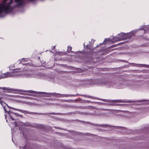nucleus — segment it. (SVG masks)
I'll return each mask as SVG.
<instances>
[{
    "label": "nucleus",
    "instance_id": "nucleus-1",
    "mask_svg": "<svg viewBox=\"0 0 149 149\" xmlns=\"http://www.w3.org/2000/svg\"><path fill=\"white\" fill-rule=\"evenodd\" d=\"M13 2V0H3L0 3V15L3 12L8 13L13 10V7L11 5Z\"/></svg>",
    "mask_w": 149,
    "mask_h": 149
},
{
    "label": "nucleus",
    "instance_id": "nucleus-2",
    "mask_svg": "<svg viewBox=\"0 0 149 149\" xmlns=\"http://www.w3.org/2000/svg\"><path fill=\"white\" fill-rule=\"evenodd\" d=\"M1 103L2 106H3L5 111L6 112V113L5 114V118L6 119L7 117H10L13 120H14V119L13 118V116L15 114L12 112H10L9 110H8L7 109V108H9L10 107L8 106L6 103Z\"/></svg>",
    "mask_w": 149,
    "mask_h": 149
},
{
    "label": "nucleus",
    "instance_id": "nucleus-3",
    "mask_svg": "<svg viewBox=\"0 0 149 149\" xmlns=\"http://www.w3.org/2000/svg\"><path fill=\"white\" fill-rule=\"evenodd\" d=\"M104 102H146L149 101V100H142L136 101H128V102H127L125 101H122L119 100H113L112 101H109L106 100H104L103 101Z\"/></svg>",
    "mask_w": 149,
    "mask_h": 149
},
{
    "label": "nucleus",
    "instance_id": "nucleus-4",
    "mask_svg": "<svg viewBox=\"0 0 149 149\" xmlns=\"http://www.w3.org/2000/svg\"><path fill=\"white\" fill-rule=\"evenodd\" d=\"M117 40L119 41L126 40L125 33L120 34L117 37Z\"/></svg>",
    "mask_w": 149,
    "mask_h": 149
},
{
    "label": "nucleus",
    "instance_id": "nucleus-5",
    "mask_svg": "<svg viewBox=\"0 0 149 149\" xmlns=\"http://www.w3.org/2000/svg\"><path fill=\"white\" fill-rule=\"evenodd\" d=\"M125 35L126 38V40L130 39L132 37L135 36V33H134L133 32H131L129 33H125Z\"/></svg>",
    "mask_w": 149,
    "mask_h": 149
},
{
    "label": "nucleus",
    "instance_id": "nucleus-6",
    "mask_svg": "<svg viewBox=\"0 0 149 149\" xmlns=\"http://www.w3.org/2000/svg\"><path fill=\"white\" fill-rule=\"evenodd\" d=\"M0 89H1L4 91H6V92L9 93H11L13 91H16V90L15 89H13L11 88H7L6 87H3V88H0Z\"/></svg>",
    "mask_w": 149,
    "mask_h": 149
},
{
    "label": "nucleus",
    "instance_id": "nucleus-7",
    "mask_svg": "<svg viewBox=\"0 0 149 149\" xmlns=\"http://www.w3.org/2000/svg\"><path fill=\"white\" fill-rule=\"evenodd\" d=\"M19 71H17L16 70H14L12 72V73H10V75L11 76H17L19 74L18 73H19Z\"/></svg>",
    "mask_w": 149,
    "mask_h": 149
},
{
    "label": "nucleus",
    "instance_id": "nucleus-8",
    "mask_svg": "<svg viewBox=\"0 0 149 149\" xmlns=\"http://www.w3.org/2000/svg\"><path fill=\"white\" fill-rule=\"evenodd\" d=\"M18 6H21L24 4V1L22 0H15Z\"/></svg>",
    "mask_w": 149,
    "mask_h": 149
},
{
    "label": "nucleus",
    "instance_id": "nucleus-9",
    "mask_svg": "<svg viewBox=\"0 0 149 149\" xmlns=\"http://www.w3.org/2000/svg\"><path fill=\"white\" fill-rule=\"evenodd\" d=\"M15 109V110H17L20 112H22V113H25L30 114L31 113V112H28L27 111L22 110H20V109Z\"/></svg>",
    "mask_w": 149,
    "mask_h": 149
},
{
    "label": "nucleus",
    "instance_id": "nucleus-10",
    "mask_svg": "<svg viewBox=\"0 0 149 149\" xmlns=\"http://www.w3.org/2000/svg\"><path fill=\"white\" fill-rule=\"evenodd\" d=\"M75 102H81L82 101L80 98H78L75 100Z\"/></svg>",
    "mask_w": 149,
    "mask_h": 149
},
{
    "label": "nucleus",
    "instance_id": "nucleus-11",
    "mask_svg": "<svg viewBox=\"0 0 149 149\" xmlns=\"http://www.w3.org/2000/svg\"><path fill=\"white\" fill-rule=\"evenodd\" d=\"M47 95V96H51V95L52 94V93H45Z\"/></svg>",
    "mask_w": 149,
    "mask_h": 149
},
{
    "label": "nucleus",
    "instance_id": "nucleus-12",
    "mask_svg": "<svg viewBox=\"0 0 149 149\" xmlns=\"http://www.w3.org/2000/svg\"><path fill=\"white\" fill-rule=\"evenodd\" d=\"M28 92L30 93H32V94H33V93H35V92L33 91H28Z\"/></svg>",
    "mask_w": 149,
    "mask_h": 149
},
{
    "label": "nucleus",
    "instance_id": "nucleus-13",
    "mask_svg": "<svg viewBox=\"0 0 149 149\" xmlns=\"http://www.w3.org/2000/svg\"><path fill=\"white\" fill-rule=\"evenodd\" d=\"M120 104H112V105H116V106L119 105Z\"/></svg>",
    "mask_w": 149,
    "mask_h": 149
},
{
    "label": "nucleus",
    "instance_id": "nucleus-14",
    "mask_svg": "<svg viewBox=\"0 0 149 149\" xmlns=\"http://www.w3.org/2000/svg\"><path fill=\"white\" fill-rule=\"evenodd\" d=\"M1 99H2V97H0V102H2V101H1Z\"/></svg>",
    "mask_w": 149,
    "mask_h": 149
},
{
    "label": "nucleus",
    "instance_id": "nucleus-15",
    "mask_svg": "<svg viewBox=\"0 0 149 149\" xmlns=\"http://www.w3.org/2000/svg\"><path fill=\"white\" fill-rule=\"evenodd\" d=\"M148 30L149 31V26L148 27Z\"/></svg>",
    "mask_w": 149,
    "mask_h": 149
},
{
    "label": "nucleus",
    "instance_id": "nucleus-16",
    "mask_svg": "<svg viewBox=\"0 0 149 149\" xmlns=\"http://www.w3.org/2000/svg\"><path fill=\"white\" fill-rule=\"evenodd\" d=\"M23 149H25L24 146L23 147Z\"/></svg>",
    "mask_w": 149,
    "mask_h": 149
},
{
    "label": "nucleus",
    "instance_id": "nucleus-17",
    "mask_svg": "<svg viewBox=\"0 0 149 149\" xmlns=\"http://www.w3.org/2000/svg\"><path fill=\"white\" fill-rule=\"evenodd\" d=\"M51 114H55V113H51Z\"/></svg>",
    "mask_w": 149,
    "mask_h": 149
},
{
    "label": "nucleus",
    "instance_id": "nucleus-18",
    "mask_svg": "<svg viewBox=\"0 0 149 149\" xmlns=\"http://www.w3.org/2000/svg\"><path fill=\"white\" fill-rule=\"evenodd\" d=\"M19 149H21V147L20 146H19Z\"/></svg>",
    "mask_w": 149,
    "mask_h": 149
},
{
    "label": "nucleus",
    "instance_id": "nucleus-19",
    "mask_svg": "<svg viewBox=\"0 0 149 149\" xmlns=\"http://www.w3.org/2000/svg\"><path fill=\"white\" fill-rule=\"evenodd\" d=\"M115 45H113V46L112 47H113V46H114Z\"/></svg>",
    "mask_w": 149,
    "mask_h": 149
},
{
    "label": "nucleus",
    "instance_id": "nucleus-20",
    "mask_svg": "<svg viewBox=\"0 0 149 149\" xmlns=\"http://www.w3.org/2000/svg\"><path fill=\"white\" fill-rule=\"evenodd\" d=\"M16 122H14L13 123H15Z\"/></svg>",
    "mask_w": 149,
    "mask_h": 149
}]
</instances>
